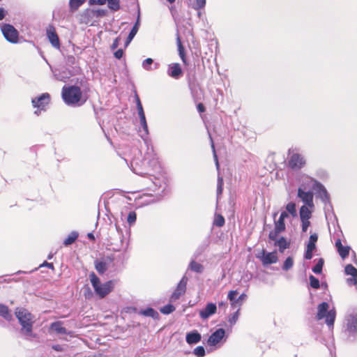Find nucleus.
Segmentation results:
<instances>
[{
	"mask_svg": "<svg viewBox=\"0 0 357 357\" xmlns=\"http://www.w3.org/2000/svg\"><path fill=\"white\" fill-rule=\"evenodd\" d=\"M153 61L151 58H147L143 61V67L146 68V70H149L150 68H148V66H151L153 63Z\"/></svg>",
	"mask_w": 357,
	"mask_h": 357,
	"instance_id": "nucleus-47",
	"label": "nucleus"
},
{
	"mask_svg": "<svg viewBox=\"0 0 357 357\" xmlns=\"http://www.w3.org/2000/svg\"><path fill=\"white\" fill-rule=\"evenodd\" d=\"M347 331L349 333H356L357 332V317L351 316L347 321Z\"/></svg>",
	"mask_w": 357,
	"mask_h": 357,
	"instance_id": "nucleus-20",
	"label": "nucleus"
},
{
	"mask_svg": "<svg viewBox=\"0 0 357 357\" xmlns=\"http://www.w3.org/2000/svg\"><path fill=\"white\" fill-rule=\"evenodd\" d=\"M137 220V214L135 211H130L127 218L128 223L131 225L135 222Z\"/></svg>",
	"mask_w": 357,
	"mask_h": 357,
	"instance_id": "nucleus-40",
	"label": "nucleus"
},
{
	"mask_svg": "<svg viewBox=\"0 0 357 357\" xmlns=\"http://www.w3.org/2000/svg\"><path fill=\"white\" fill-rule=\"evenodd\" d=\"M347 275H351V278L348 279V282L353 284H357V268L352 264H347L344 268Z\"/></svg>",
	"mask_w": 357,
	"mask_h": 357,
	"instance_id": "nucleus-18",
	"label": "nucleus"
},
{
	"mask_svg": "<svg viewBox=\"0 0 357 357\" xmlns=\"http://www.w3.org/2000/svg\"><path fill=\"white\" fill-rule=\"evenodd\" d=\"M222 185H223V179L222 178L219 177L218 180V188L217 191L218 193H221L222 191Z\"/></svg>",
	"mask_w": 357,
	"mask_h": 357,
	"instance_id": "nucleus-49",
	"label": "nucleus"
},
{
	"mask_svg": "<svg viewBox=\"0 0 357 357\" xmlns=\"http://www.w3.org/2000/svg\"><path fill=\"white\" fill-rule=\"evenodd\" d=\"M324 261L322 258L319 259L317 264L312 268V271L316 274H319L322 272Z\"/></svg>",
	"mask_w": 357,
	"mask_h": 357,
	"instance_id": "nucleus-34",
	"label": "nucleus"
},
{
	"mask_svg": "<svg viewBox=\"0 0 357 357\" xmlns=\"http://www.w3.org/2000/svg\"><path fill=\"white\" fill-rule=\"evenodd\" d=\"M246 294H241L238 298V306H241V304H242V302L246 298Z\"/></svg>",
	"mask_w": 357,
	"mask_h": 357,
	"instance_id": "nucleus-52",
	"label": "nucleus"
},
{
	"mask_svg": "<svg viewBox=\"0 0 357 357\" xmlns=\"http://www.w3.org/2000/svg\"><path fill=\"white\" fill-rule=\"evenodd\" d=\"M309 280L311 287L315 289H317L320 287L319 280L314 275H310Z\"/></svg>",
	"mask_w": 357,
	"mask_h": 357,
	"instance_id": "nucleus-38",
	"label": "nucleus"
},
{
	"mask_svg": "<svg viewBox=\"0 0 357 357\" xmlns=\"http://www.w3.org/2000/svg\"><path fill=\"white\" fill-rule=\"evenodd\" d=\"M89 278L95 293L100 298H105L114 289V280H111L103 284H101L99 278L96 275L94 272L90 273Z\"/></svg>",
	"mask_w": 357,
	"mask_h": 357,
	"instance_id": "nucleus-2",
	"label": "nucleus"
},
{
	"mask_svg": "<svg viewBox=\"0 0 357 357\" xmlns=\"http://www.w3.org/2000/svg\"><path fill=\"white\" fill-rule=\"evenodd\" d=\"M167 74L171 77L178 79L183 75V70L178 63H172L168 66Z\"/></svg>",
	"mask_w": 357,
	"mask_h": 357,
	"instance_id": "nucleus-12",
	"label": "nucleus"
},
{
	"mask_svg": "<svg viewBox=\"0 0 357 357\" xmlns=\"http://www.w3.org/2000/svg\"><path fill=\"white\" fill-rule=\"evenodd\" d=\"M286 229V225L284 220L278 218V220L274 221V229L271 231L268 234V238L271 241H275L278 235L284 231Z\"/></svg>",
	"mask_w": 357,
	"mask_h": 357,
	"instance_id": "nucleus-10",
	"label": "nucleus"
},
{
	"mask_svg": "<svg viewBox=\"0 0 357 357\" xmlns=\"http://www.w3.org/2000/svg\"><path fill=\"white\" fill-rule=\"evenodd\" d=\"M310 207L307 206H302L300 208L299 214L301 220H310L312 217V211L309 209Z\"/></svg>",
	"mask_w": 357,
	"mask_h": 357,
	"instance_id": "nucleus-24",
	"label": "nucleus"
},
{
	"mask_svg": "<svg viewBox=\"0 0 357 357\" xmlns=\"http://www.w3.org/2000/svg\"><path fill=\"white\" fill-rule=\"evenodd\" d=\"M274 245L275 246H278L279 251L280 252H283L284 250L289 247V243H288L286 238L283 236L280 237L279 239L276 238Z\"/></svg>",
	"mask_w": 357,
	"mask_h": 357,
	"instance_id": "nucleus-23",
	"label": "nucleus"
},
{
	"mask_svg": "<svg viewBox=\"0 0 357 357\" xmlns=\"http://www.w3.org/2000/svg\"><path fill=\"white\" fill-rule=\"evenodd\" d=\"M206 0H195V3L192 5V8L195 10H200L206 5Z\"/></svg>",
	"mask_w": 357,
	"mask_h": 357,
	"instance_id": "nucleus-41",
	"label": "nucleus"
},
{
	"mask_svg": "<svg viewBox=\"0 0 357 357\" xmlns=\"http://www.w3.org/2000/svg\"><path fill=\"white\" fill-rule=\"evenodd\" d=\"M118 46H119V38H116L114 40V42H113V43H112V46H111V47H112V49H113V50H114V49H116Z\"/></svg>",
	"mask_w": 357,
	"mask_h": 357,
	"instance_id": "nucleus-55",
	"label": "nucleus"
},
{
	"mask_svg": "<svg viewBox=\"0 0 357 357\" xmlns=\"http://www.w3.org/2000/svg\"><path fill=\"white\" fill-rule=\"evenodd\" d=\"M114 56L118 59H120L122 58L123 55V51L122 49H119L118 50H116L115 52H114Z\"/></svg>",
	"mask_w": 357,
	"mask_h": 357,
	"instance_id": "nucleus-51",
	"label": "nucleus"
},
{
	"mask_svg": "<svg viewBox=\"0 0 357 357\" xmlns=\"http://www.w3.org/2000/svg\"><path fill=\"white\" fill-rule=\"evenodd\" d=\"M215 157L216 161H218L217 156L215 155ZM216 164H217V165H218V162H216Z\"/></svg>",
	"mask_w": 357,
	"mask_h": 357,
	"instance_id": "nucleus-61",
	"label": "nucleus"
},
{
	"mask_svg": "<svg viewBox=\"0 0 357 357\" xmlns=\"http://www.w3.org/2000/svg\"><path fill=\"white\" fill-rule=\"evenodd\" d=\"M139 116L140 123L142 126L144 130L146 132L148 130V126L146 121V117L144 110L138 112Z\"/></svg>",
	"mask_w": 357,
	"mask_h": 357,
	"instance_id": "nucleus-36",
	"label": "nucleus"
},
{
	"mask_svg": "<svg viewBox=\"0 0 357 357\" xmlns=\"http://www.w3.org/2000/svg\"><path fill=\"white\" fill-rule=\"evenodd\" d=\"M5 17V11L3 8H0V20H3Z\"/></svg>",
	"mask_w": 357,
	"mask_h": 357,
	"instance_id": "nucleus-57",
	"label": "nucleus"
},
{
	"mask_svg": "<svg viewBox=\"0 0 357 357\" xmlns=\"http://www.w3.org/2000/svg\"><path fill=\"white\" fill-rule=\"evenodd\" d=\"M239 310L240 309H238L236 312H235L231 316V317H229V322L230 323L231 325H233L234 324H236V321L238 320V314H239Z\"/></svg>",
	"mask_w": 357,
	"mask_h": 357,
	"instance_id": "nucleus-43",
	"label": "nucleus"
},
{
	"mask_svg": "<svg viewBox=\"0 0 357 357\" xmlns=\"http://www.w3.org/2000/svg\"><path fill=\"white\" fill-rule=\"evenodd\" d=\"M193 353L198 357H203L205 355V349L202 346H199L194 349Z\"/></svg>",
	"mask_w": 357,
	"mask_h": 357,
	"instance_id": "nucleus-42",
	"label": "nucleus"
},
{
	"mask_svg": "<svg viewBox=\"0 0 357 357\" xmlns=\"http://www.w3.org/2000/svg\"><path fill=\"white\" fill-rule=\"evenodd\" d=\"M52 349L56 351H62L63 350L62 346L60 344L53 345Z\"/></svg>",
	"mask_w": 357,
	"mask_h": 357,
	"instance_id": "nucleus-53",
	"label": "nucleus"
},
{
	"mask_svg": "<svg viewBox=\"0 0 357 357\" xmlns=\"http://www.w3.org/2000/svg\"><path fill=\"white\" fill-rule=\"evenodd\" d=\"M16 317L22 326V330H25L26 333H31L33 328L32 315L25 309H19L15 312Z\"/></svg>",
	"mask_w": 357,
	"mask_h": 357,
	"instance_id": "nucleus-4",
	"label": "nucleus"
},
{
	"mask_svg": "<svg viewBox=\"0 0 357 357\" xmlns=\"http://www.w3.org/2000/svg\"><path fill=\"white\" fill-rule=\"evenodd\" d=\"M168 2H169L170 3H173L175 2V0H167Z\"/></svg>",
	"mask_w": 357,
	"mask_h": 357,
	"instance_id": "nucleus-60",
	"label": "nucleus"
},
{
	"mask_svg": "<svg viewBox=\"0 0 357 357\" xmlns=\"http://www.w3.org/2000/svg\"><path fill=\"white\" fill-rule=\"evenodd\" d=\"M176 44H177V47H178L179 56L181 57L183 63L185 65H186L187 64V59H186V55H185V48L181 43L179 36H178L177 38H176Z\"/></svg>",
	"mask_w": 357,
	"mask_h": 357,
	"instance_id": "nucleus-21",
	"label": "nucleus"
},
{
	"mask_svg": "<svg viewBox=\"0 0 357 357\" xmlns=\"http://www.w3.org/2000/svg\"><path fill=\"white\" fill-rule=\"evenodd\" d=\"M294 265V259L291 257H288L286 260L284 261L282 269L284 271H288Z\"/></svg>",
	"mask_w": 357,
	"mask_h": 357,
	"instance_id": "nucleus-37",
	"label": "nucleus"
},
{
	"mask_svg": "<svg viewBox=\"0 0 357 357\" xmlns=\"http://www.w3.org/2000/svg\"><path fill=\"white\" fill-rule=\"evenodd\" d=\"M217 311V306L215 303H209L206 307L200 310L199 316L201 318L206 319H208L210 316L214 314Z\"/></svg>",
	"mask_w": 357,
	"mask_h": 357,
	"instance_id": "nucleus-16",
	"label": "nucleus"
},
{
	"mask_svg": "<svg viewBox=\"0 0 357 357\" xmlns=\"http://www.w3.org/2000/svg\"><path fill=\"white\" fill-rule=\"evenodd\" d=\"M298 197L302 199V201L306 204L305 206L313 208V193L310 191L305 192L301 188L298 190Z\"/></svg>",
	"mask_w": 357,
	"mask_h": 357,
	"instance_id": "nucleus-13",
	"label": "nucleus"
},
{
	"mask_svg": "<svg viewBox=\"0 0 357 357\" xmlns=\"http://www.w3.org/2000/svg\"><path fill=\"white\" fill-rule=\"evenodd\" d=\"M302 223V231L306 232L307 231L308 227L310 226V220H301Z\"/></svg>",
	"mask_w": 357,
	"mask_h": 357,
	"instance_id": "nucleus-44",
	"label": "nucleus"
},
{
	"mask_svg": "<svg viewBox=\"0 0 357 357\" xmlns=\"http://www.w3.org/2000/svg\"><path fill=\"white\" fill-rule=\"evenodd\" d=\"M305 165L304 158L299 153H293L288 160V166L291 169L298 170L303 168Z\"/></svg>",
	"mask_w": 357,
	"mask_h": 357,
	"instance_id": "nucleus-9",
	"label": "nucleus"
},
{
	"mask_svg": "<svg viewBox=\"0 0 357 357\" xmlns=\"http://www.w3.org/2000/svg\"><path fill=\"white\" fill-rule=\"evenodd\" d=\"M256 257L260 259L264 266L275 264L278 260L276 251L267 253L264 250H262L261 253L258 254Z\"/></svg>",
	"mask_w": 357,
	"mask_h": 357,
	"instance_id": "nucleus-8",
	"label": "nucleus"
},
{
	"mask_svg": "<svg viewBox=\"0 0 357 357\" xmlns=\"http://www.w3.org/2000/svg\"><path fill=\"white\" fill-rule=\"evenodd\" d=\"M190 268L196 273H202L204 270V266L198 262L192 260L190 264Z\"/></svg>",
	"mask_w": 357,
	"mask_h": 357,
	"instance_id": "nucleus-32",
	"label": "nucleus"
},
{
	"mask_svg": "<svg viewBox=\"0 0 357 357\" xmlns=\"http://www.w3.org/2000/svg\"><path fill=\"white\" fill-rule=\"evenodd\" d=\"M225 335V331L223 328L217 329L213 332L208 339V344L210 346H215L219 343Z\"/></svg>",
	"mask_w": 357,
	"mask_h": 357,
	"instance_id": "nucleus-14",
	"label": "nucleus"
},
{
	"mask_svg": "<svg viewBox=\"0 0 357 357\" xmlns=\"http://www.w3.org/2000/svg\"><path fill=\"white\" fill-rule=\"evenodd\" d=\"M278 215V213H275L273 217L275 218Z\"/></svg>",
	"mask_w": 357,
	"mask_h": 357,
	"instance_id": "nucleus-62",
	"label": "nucleus"
},
{
	"mask_svg": "<svg viewBox=\"0 0 357 357\" xmlns=\"http://www.w3.org/2000/svg\"><path fill=\"white\" fill-rule=\"evenodd\" d=\"M185 339L186 342L189 344H197L201 341L202 336L197 331H195L187 333Z\"/></svg>",
	"mask_w": 357,
	"mask_h": 357,
	"instance_id": "nucleus-19",
	"label": "nucleus"
},
{
	"mask_svg": "<svg viewBox=\"0 0 357 357\" xmlns=\"http://www.w3.org/2000/svg\"><path fill=\"white\" fill-rule=\"evenodd\" d=\"M175 307L172 304H167L160 308V311L164 314H169L175 310Z\"/></svg>",
	"mask_w": 357,
	"mask_h": 357,
	"instance_id": "nucleus-35",
	"label": "nucleus"
},
{
	"mask_svg": "<svg viewBox=\"0 0 357 357\" xmlns=\"http://www.w3.org/2000/svg\"><path fill=\"white\" fill-rule=\"evenodd\" d=\"M50 95L48 93H42L38 97H36L31 100V103L33 107L36 108L34 113L39 115L42 111L46 110V107L50 102Z\"/></svg>",
	"mask_w": 357,
	"mask_h": 357,
	"instance_id": "nucleus-5",
	"label": "nucleus"
},
{
	"mask_svg": "<svg viewBox=\"0 0 357 357\" xmlns=\"http://www.w3.org/2000/svg\"><path fill=\"white\" fill-rule=\"evenodd\" d=\"M197 111L199 112V113H200V114L204 113L206 111L205 106L202 102H199L197 105Z\"/></svg>",
	"mask_w": 357,
	"mask_h": 357,
	"instance_id": "nucleus-50",
	"label": "nucleus"
},
{
	"mask_svg": "<svg viewBox=\"0 0 357 357\" xmlns=\"http://www.w3.org/2000/svg\"><path fill=\"white\" fill-rule=\"evenodd\" d=\"M61 97L68 105L80 106L86 101L83 97L81 89L75 85L64 86L62 88Z\"/></svg>",
	"mask_w": 357,
	"mask_h": 357,
	"instance_id": "nucleus-1",
	"label": "nucleus"
},
{
	"mask_svg": "<svg viewBox=\"0 0 357 357\" xmlns=\"http://www.w3.org/2000/svg\"><path fill=\"white\" fill-rule=\"evenodd\" d=\"M87 237L91 241H95L94 235L92 233H89Z\"/></svg>",
	"mask_w": 357,
	"mask_h": 357,
	"instance_id": "nucleus-59",
	"label": "nucleus"
},
{
	"mask_svg": "<svg viewBox=\"0 0 357 357\" xmlns=\"http://www.w3.org/2000/svg\"><path fill=\"white\" fill-rule=\"evenodd\" d=\"M329 305L326 302H322L317 307V319L321 320L326 318V323L328 326H333L336 317V311L333 309L328 311Z\"/></svg>",
	"mask_w": 357,
	"mask_h": 357,
	"instance_id": "nucleus-3",
	"label": "nucleus"
},
{
	"mask_svg": "<svg viewBox=\"0 0 357 357\" xmlns=\"http://www.w3.org/2000/svg\"><path fill=\"white\" fill-rule=\"evenodd\" d=\"M108 260H109V261H112V259L111 258H109V257H108Z\"/></svg>",
	"mask_w": 357,
	"mask_h": 357,
	"instance_id": "nucleus-63",
	"label": "nucleus"
},
{
	"mask_svg": "<svg viewBox=\"0 0 357 357\" xmlns=\"http://www.w3.org/2000/svg\"><path fill=\"white\" fill-rule=\"evenodd\" d=\"M95 268L100 274H103L108 268V264L104 261L96 260L94 262Z\"/></svg>",
	"mask_w": 357,
	"mask_h": 357,
	"instance_id": "nucleus-25",
	"label": "nucleus"
},
{
	"mask_svg": "<svg viewBox=\"0 0 357 357\" xmlns=\"http://www.w3.org/2000/svg\"><path fill=\"white\" fill-rule=\"evenodd\" d=\"M78 233L77 231H72L68 236L64 240L63 244L66 246L73 244L78 238Z\"/></svg>",
	"mask_w": 357,
	"mask_h": 357,
	"instance_id": "nucleus-28",
	"label": "nucleus"
},
{
	"mask_svg": "<svg viewBox=\"0 0 357 357\" xmlns=\"http://www.w3.org/2000/svg\"><path fill=\"white\" fill-rule=\"evenodd\" d=\"M238 294V292L236 290H231L228 293L227 298L229 300L232 307H236V305H238V298L236 299Z\"/></svg>",
	"mask_w": 357,
	"mask_h": 357,
	"instance_id": "nucleus-27",
	"label": "nucleus"
},
{
	"mask_svg": "<svg viewBox=\"0 0 357 357\" xmlns=\"http://www.w3.org/2000/svg\"><path fill=\"white\" fill-rule=\"evenodd\" d=\"M335 247L338 254L342 259H345L349 256L351 248L349 246H344L342 244L341 239L338 238L335 241Z\"/></svg>",
	"mask_w": 357,
	"mask_h": 357,
	"instance_id": "nucleus-17",
	"label": "nucleus"
},
{
	"mask_svg": "<svg viewBox=\"0 0 357 357\" xmlns=\"http://www.w3.org/2000/svg\"><path fill=\"white\" fill-rule=\"evenodd\" d=\"M0 315L8 321L12 319V314L8 307L1 303H0Z\"/></svg>",
	"mask_w": 357,
	"mask_h": 357,
	"instance_id": "nucleus-26",
	"label": "nucleus"
},
{
	"mask_svg": "<svg viewBox=\"0 0 357 357\" xmlns=\"http://www.w3.org/2000/svg\"><path fill=\"white\" fill-rule=\"evenodd\" d=\"M86 0H69V8L70 10L73 12L77 10Z\"/></svg>",
	"mask_w": 357,
	"mask_h": 357,
	"instance_id": "nucleus-29",
	"label": "nucleus"
},
{
	"mask_svg": "<svg viewBox=\"0 0 357 357\" xmlns=\"http://www.w3.org/2000/svg\"><path fill=\"white\" fill-rule=\"evenodd\" d=\"M93 13L97 17H103L107 15V10L104 9H98L96 10H93Z\"/></svg>",
	"mask_w": 357,
	"mask_h": 357,
	"instance_id": "nucleus-46",
	"label": "nucleus"
},
{
	"mask_svg": "<svg viewBox=\"0 0 357 357\" xmlns=\"http://www.w3.org/2000/svg\"><path fill=\"white\" fill-rule=\"evenodd\" d=\"M214 225L218 227H222L225 225V218L222 215H215Z\"/></svg>",
	"mask_w": 357,
	"mask_h": 357,
	"instance_id": "nucleus-39",
	"label": "nucleus"
},
{
	"mask_svg": "<svg viewBox=\"0 0 357 357\" xmlns=\"http://www.w3.org/2000/svg\"><path fill=\"white\" fill-rule=\"evenodd\" d=\"M141 314L146 317H151L152 318H158V313L151 307H148L140 312Z\"/></svg>",
	"mask_w": 357,
	"mask_h": 357,
	"instance_id": "nucleus-31",
	"label": "nucleus"
},
{
	"mask_svg": "<svg viewBox=\"0 0 357 357\" xmlns=\"http://www.w3.org/2000/svg\"><path fill=\"white\" fill-rule=\"evenodd\" d=\"M50 328L51 330L54 331L56 333L59 334L67 333L66 328L63 327V322L59 321L52 323Z\"/></svg>",
	"mask_w": 357,
	"mask_h": 357,
	"instance_id": "nucleus-22",
	"label": "nucleus"
},
{
	"mask_svg": "<svg viewBox=\"0 0 357 357\" xmlns=\"http://www.w3.org/2000/svg\"><path fill=\"white\" fill-rule=\"evenodd\" d=\"M139 18H138L127 38V43H129L132 40V38L135 37V36L137 34L138 29H139Z\"/></svg>",
	"mask_w": 357,
	"mask_h": 357,
	"instance_id": "nucleus-30",
	"label": "nucleus"
},
{
	"mask_svg": "<svg viewBox=\"0 0 357 357\" xmlns=\"http://www.w3.org/2000/svg\"><path fill=\"white\" fill-rule=\"evenodd\" d=\"M287 211L293 216L297 215L296 204L294 202H289L286 206Z\"/></svg>",
	"mask_w": 357,
	"mask_h": 357,
	"instance_id": "nucleus-33",
	"label": "nucleus"
},
{
	"mask_svg": "<svg viewBox=\"0 0 357 357\" xmlns=\"http://www.w3.org/2000/svg\"><path fill=\"white\" fill-rule=\"evenodd\" d=\"M47 35L52 46L59 48L60 46L59 38L53 26H49L47 29Z\"/></svg>",
	"mask_w": 357,
	"mask_h": 357,
	"instance_id": "nucleus-15",
	"label": "nucleus"
},
{
	"mask_svg": "<svg viewBox=\"0 0 357 357\" xmlns=\"http://www.w3.org/2000/svg\"><path fill=\"white\" fill-rule=\"evenodd\" d=\"M106 3V0H89V3L90 5H95V4H97V5H105Z\"/></svg>",
	"mask_w": 357,
	"mask_h": 357,
	"instance_id": "nucleus-48",
	"label": "nucleus"
},
{
	"mask_svg": "<svg viewBox=\"0 0 357 357\" xmlns=\"http://www.w3.org/2000/svg\"><path fill=\"white\" fill-rule=\"evenodd\" d=\"M318 240V235L314 233L310 236L309 241L307 244L304 257L305 259L310 260L313 257V251L316 249V243Z\"/></svg>",
	"mask_w": 357,
	"mask_h": 357,
	"instance_id": "nucleus-11",
	"label": "nucleus"
},
{
	"mask_svg": "<svg viewBox=\"0 0 357 357\" xmlns=\"http://www.w3.org/2000/svg\"><path fill=\"white\" fill-rule=\"evenodd\" d=\"M227 303L224 301H221L220 303H218V306L220 308L223 307L225 309L227 307Z\"/></svg>",
	"mask_w": 357,
	"mask_h": 357,
	"instance_id": "nucleus-58",
	"label": "nucleus"
},
{
	"mask_svg": "<svg viewBox=\"0 0 357 357\" xmlns=\"http://www.w3.org/2000/svg\"><path fill=\"white\" fill-rule=\"evenodd\" d=\"M135 100H136L137 112L144 110L141 100L139 99V97L137 93L135 94Z\"/></svg>",
	"mask_w": 357,
	"mask_h": 357,
	"instance_id": "nucleus-45",
	"label": "nucleus"
},
{
	"mask_svg": "<svg viewBox=\"0 0 357 357\" xmlns=\"http://www.w3.org/2000/svg\"><path fill=\"white\" fill-rule=\"evenodd\" d=\"M40 266H47L49 268L54 269V265L52 263H48L47 261H45L43 264L40 265Z\"/></svg>",
	"mask_w": 357,
	"mask_h": 357,
	"instance_id": "nucleus-54",
	"label": "nucleus"
},
{
	"mask_svg": "<svg viewBox=\"0 0 357 357\" xmlns=\"http://www.w3.org/2000/svg\"><path fill=\"white\" fill-rule=\"evenodd\" d=\"M188 278L183 276L178 284H177L175 290L170 297V301L174 302L179 299L180 297L185 294L187 289Z\"/></svg>",
	"mask_w": 357,
	"mask_h": 357,
	"instance_id": "nucleus-7",
	"label": "nucleus"
},
{
	"mask_svg": "<svg viewBox=\"0 0 357 357\" xmlns=\"http://www.w3.org/2000/svg\"><path fill=\"white\" fill-rule=\"evenodd\" d=\"M1 31L5 38L11 43H17L19 40L17 30L11 24H5L1 27Z\"/></svg>",
	"mask_w": 357,
	"mask_h": 357,
	"instance_id": "nucleus-6",
	"label": "nucleus"
},
{
	"mask_svg": "<svg viewBox=\"0 0 357 357\" xmlns=\"http://www.w3.org/2000/svg\"><path fill=\"white\" fill-rule=\"evenodd\" d=\"M288 217V213L287 211H282L281 213H280V215L279 217V218H282L283 220H284L286 218Z\"/></svg>",
	"mask_w": 357,
	"mask_h": 357,
	"instance_id": "nucleus-56",
	"label": "nucleus"
}]
</instances>
